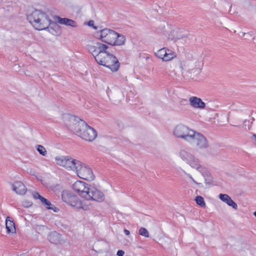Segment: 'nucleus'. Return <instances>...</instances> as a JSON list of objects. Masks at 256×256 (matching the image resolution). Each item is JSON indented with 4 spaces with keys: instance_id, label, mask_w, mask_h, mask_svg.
Instances as JSON below:
<instances>
[{
    "instance_id": "obj_10",
    "label": "nucleus",
    "mask_w": 256,
    "mask_h": 256,
    "mask_svg": "<svg viewBox=\"0 0 256 256\" xmlns=\"http://www.w3.org/2000/svg\"><path fill=\"white\" fill-rule=\"evenodd\" d=\"M80 165L74 172L76 173L78 176L80 178L89 182L94 180L95 177L92 169L80 161Z\"/></svg>"
},
{
    "instance_id": "obj_33",
    "label": "nucleus",
    "mask_w": 256,
    "mask_h": 256,
    "mask_svg": "<svg viewBox=\"0 0 256 256\" xmlns=\"http://www.w3.org/2000/svg\"><path fill=\"white\" fill-rule=\"evenodd\" d=\"M245 33H246V32H243L240 31V32H238V36H240L242 37V38H244V34H245Z\"/></svg>"
},
{
    "instance_id": "obj_6",
    "label": "nucleus",
    "mask_w": 256,
    "mask_h": 256,
    "mask_svg": "<svg viewBox=\"0 0 256 256\" xmlns=\"http://www.w3.org/2000/svg\"><path fill=\"white\" fill-rule=\"evenodd\" d=\"M203 66L202 58L198 56H192L181 63L180 68L182 70L186 71L190 73H200Z\"/></svg>"
},
{
    "instance_id": "obj_4",
    "label": "nucleus",
    "mask_w": 256,
    "mask_h": 256,
    "mask_svg": "<svg viewBox=\"0 0 256 256\" xmlns=\"http://www.w3.org/2000/svg\"><path fill=\"white\" fill-rule=\"evenodd\" d=\"M29 22L38 30H44L52 23L49 16L40 10H35L27 16Z\"/></svg>"
},
{
    "instance_id": "obj_24",
    "label": "nucleus",
    "mask_w": 256,
    "mask_h": 256,
    "mask_svg": "<svg viewBox=\"0 0 256 256\" xmlns=\"http://www.w3.org/2000/svg\"><path fill=\"white\" fill-rule=\"evenodd\" d=\"M195 201L197 204L199 205L202 208L206 207V203L204 198L201 196H197L195 198Z\"/></svg>"
},
{
    "instance_id": "obj_12",
    "label": "nucleus",
    "mask_w": 256,
    "mask_h": 256,
    "mask_svg": "<svg viewBox=\"0 0 256 256\" xmlns=\"http://www.w3.org/2000/svg\"><path fill=\"white\" fill-rule=\"evenodd\" d=\"M90 186L88 184L82 181H76L72 185L74 190L79 194L80 196L84 199Z\"/></svg>"
},
{
    "instance_id": "obj_25",
    "label": "nucleus",
    "mask_w": 256,
    "mask_h": 256,
    "mask_svg": "<svg viewBox=\"0 0 256 256\" xmlns=\"http://www.w3.org/2000/svg\"><path fill=\"white\" fill-rule=\"evenodd\" d=\"M167 49V48H162L158 50L156 53L155 55L156 56L160 58L162 60V58L164 57V52H166V50Z\"/></svg>"
},
{
    "instance_id": "obj_26",
    "label": "nucleus",
    "mask_w": 256,
    "mask_h": 256,
    "mask_svg": "<svg viewBox=\"0 0 256 256\" xmlns=\"http://www.w3.org/2000/svg\"><path fill=\"white\" fill-rule=\"evenodd\" d=\"M138 234L146 238H148L149 232L148 230L144 228H140L138 230Z\"/></svg>"
},
{
    "instance_id": "obj_22",
    "label": "nucleus",
    "mask_w": 256,
    "mask_h": 256,
    "mask_svg": "<svg viewBox=\"0 0 256 256\" xmlns=\"http://www.w3.org/2000/svg\"><path fill=\"white\" fill-rule=\"evenodd\" d=\"M32 194L34 199H39L44 205H45V204L48 201L46 198L42 196L38 192H33Z\"/></svg>"
},
{
    "instance_id": "obj_19",
    "label": "nucleus",
    "mask_w": 256,
    "mask_h": 256,
    "mask_svg": "<svg viewBox=\"0 0 256 256\" xmlns=\"http://www.w3.org/2000/svg\"><path fill=\"white\" fill-rule=\"evenodd\" d=\"M177 56L176 52L167 48L164 53V57L162 58L163 62H168L175 58Z\"/></svg>"
},
{
    "instance_id": "obj_5",
    "label": "nucleus",
    "mask_w": 256,
    "mask_h": 256,
    "mask_svg": "<svg viewBox=\"0 0 256 256\" xmlns=\"http://www.w3.org/2000/svg\"><path fill=\"white\" fill-rule=\"evenodd\" d=\"M180 159L186 162L192 168L196 170L202 175L206 172V168L201 164L200 159L186 149H181L178 152Z\"/></svg>"
},
{
    "instance_id": "obj_18",
    "label": "nucleus",
    "mask_w": 256,
    "mask_h": 256,
    "mask_svg": "<svg viewBox=\"0 0 256 256\" xmlns=\"http://www.w3.org/2000/svg\"><path fill=\"white\" fill-rule=\"evenodd\" d=\"M48 239L52 244H58L60 242V236L56 232H52L49 234Z\"/></svg>"
},
{
    "instance_id": "obj_9",
    "label": "nucleus",
    "mask_w": 256,
    "mask_h": 256,
    "mask_svg": "<svg viewBox=\"0 0 256 256\" xmlns=\"http://www.w3.org/2000/svg\"><path fill=\"white\" fill-rule=\"evenodd\" d=\"M186 142L194 144L200 150L207 148L209 146L206 138L202 134L195 130H193Z\"/></svg>"
},
{
    "instance_id": "obj_1",
    "label": "nucleus",
    "mask_w": 256,
    "mask_h": 256,
    "mask_svg": "<svg viewBox=\"0 0 256 256\" xmlns=\"http://www.w3.org/2000/svg\"><path fill=\"white\" fill-rule=\"evenodd\" d=\"M108 46L100 42H93L86 46V49L94 57L96 62L110 68L112 72H116L120 63L118 58L107 51Z\"/></svg>"
},
{
    "instance_id": "obj_16",
    "label": "nucleus",
    "mask_w": 256,
    "mask_h": 256,
    "mask_svg": "<svg viewBox=\"0 0 256 256\" xmlns=\"http://www.w3.org/2000/svg\"><path fill=\"white\" fill-rule=\"evenodd\" d=\"M187 126L182 124L176 125L173 130V134L178 138H182V137L186 130Z\"/></svg>"
},
{
    "instance_id": "obj_2",
    "label": "nucleus",
    "mask_w": 256,
    "mask_h": 256,
    "mask_svg": "<svg viewBox=\"0 0 256 256\" xmlns=\"http://www.w3.org/2000/svg\"><path fill=\"white\" fill-rule=\"evenodd\" d=\"M64 118L68 121L66 124L69 126L70 129L82 138L92 142L96 137L97 134L95 130L78 117L66 115Z\"/></svg>"
},
{
    "instance_id": "obj_31",
    "label": "nucleus",
    "mask_w": 256,
    "mask_h": 256,
    "mask_svg": "<svg viewBox=\"0 0 256 256\" xmlns=\"http://www.w3.org/2000/svg\"><path fill=\"white\" fill-rule=\"evenodd\" d=\"M124 252L122 250H118L116 254L118 256H124Z\"/></svg>"
},
{
    "instance_id": "obj_8",
    "label": "nucleus",
    "mask_w": 256,
    "mask_h": 256,
    "mask_svg": "<svg viewBox=\"0 0 256 256\" xmlns=\"http://www.w3.org/2000/svg\"><path fill=\"white\" fill-rule=\"evenodd\" d=\"M56 164L68 171L75 172L80 165V161L69 156H57L55 158Z\"/></svg>"
},
{
    "instance_id": "obj_27",
    "label": "nucleus",
    "mask_w": 256,
    "mask_h": 256,
    "mask_svg": "<svg viewBox=\"0 0 256 256\" xmlns=\"http://www.w3.org/2000/svg\"><path fill=\"white\" fill-rule=\"evenodd\" d=\"M44 206H46L47 209L52 210L55 212H56L58 210V208L52 204L50 201H48V202L46 203Z\"/></svg>"
},
{
    "instance_id": "obj_34",
    "label": "nucleus",
    "mask_w": 256,
    "mask_h": 256,
    "mask_svg": "<svg viewBox=\"0 0 256 256\" xmlns=\"http://www.w3.org/2000/svg\"><path fill=\"white\" fill-rule=\"evenodd\" d=\"M124 232L127 236H128L130 234V231L128 230H124Z\"/></svg>"
},
{
    "instance_id": "obj_14",
    "label": "nucleus",
    "mask_w": 256,
    "mask_h": 256,
    "mask_svg": "<svg viewBox=\"0 0 256 256\" xmlns=\"http://www.w3.org/2000/svg\"><path fill=\"white\" fill-rule=\"evenodd\" d=\"M189 102L190 106L194 108L203 109L206 106L205 103L200 98L196 96L190 97Z\"/></svg>"
},
{
    "instance_id": "obj_30",
    "label": "nucleus",
    "mask_w": 256,
    "mask_h": 256,
    "mask_svg": "<svg viewBox=\"0 0 256 256\" xmlns=\"http://www.w3.org/2000/svg\"><path fill=\"white\" fill-rule=\"evenodd\" d=\"M188 177L190 178L191 179V180H192V182H194L195 184H197V185H199L200 186L201 184V183L200 182H196L194 178H193L190 174H188Z\"/></svg>"
},
{
    "instance_id": "obj_21",
    "label": "nucleus",
    "mask_w": 256,
    "mask_h": 256,
    "mask_svg": "<svg viewBox=\"0 0 256 256\" xmlns=\"http://www.w3.org/2000/svg\"><path fill=\"white\" fill-rule=\"evenodd\" d=\"M194 130L192 129V128L186 126V130H184V132L181 139L186 142Z\"/></svg>"
},
{
    "instance_id": "obj_15",
    "label": "nucleus",
    "mask_w": 256,
    "mask_h": 256,
    "mask_svg": "<svg viewBox=\"0 0 256 256\" xmlns=\"http://www.w3.org/2000/svg\"><path fill=\"white\" fill-rule=\"evenodd\" d=\"M219 198L222 201L226 204L228 206L232 207L235 210L238 209V207L237 204L234 202L228 194H219Z\"/></svg>"
},
{
    "instance_id": "obj_35",
    "label": "nucleus",
    "mask_w": 256,
    "mask_h": 256,
    "mask_svg": "<svg viewBox=\"0 0 256 256\" xmlns=\"http://www.w3.org/2000/svg\"><path fill=\"white\" fill-rule=\"evenodd\" d=\"M247 120H244V124H246V122Z\"/></svg>"
},
{
    "instance_id": "obj_13",
    "label": "nucleus",
    "mask_w": 256,
    "mask_h": 256,
    "mask_svg": "<svg viewBox=\"0 0 256 256\" xmlns=\"http://www.w3.org/2000/svg\"><path fill=\"white\" fill-rule=\"evenodd\" d=\"M12 190L19 195H24L27 191L24 184L20 181H16L12 184Z\"/></svg>"
},
{
    "instance_id": "obj_11",
    "label": "nucleus",
    "mask_w": 256,
    "mask_h": 256,
    "mask_svg": "<svg viewBox=\"0 0 256 256\" xmlns=\"http://www.w3.org/2000/svg\"><path fill=\"white\" fill-rule=\"evenodd\" d=\"M84 200L86 204L90 200L101 202L104 200L105 196L100 190L94 187L90 186Z\"/></svg>"
},
{
    "instance_id": "obj_28",
    "label": "nucleus",
    "mask_w": 256,
    "mask_h": 256,
    "mask_svg": "<svg viewBox=\"0 0 256 256\" xmlns=\"http://www.w3.org/2000/svg\"><path fill=\"white\" fill-rule=\"evenodd\" d=\"M252 36V32H246L244 38L246 40H249Z\"/></svg>"
},
{
    "instance_id": "obj_29",
    "label": "nucleus",
    "mask_w": 256,
    "mask_h": 256,
    "mask_svg": "<svg viewBox=\"0 0 256 256\" xmlns=\"http://www.w3.org/2000/svg\"><path fill=\"white\" fill-rule=\"evenodd\" d=\"M179 104L180 106H185L188 104V100L186 99H181Z\"/></svg>"
},
{
    "instance_id": "obj_3",
    "label": "nucleus",
    "mask_w": 256,
    "mask_h": 256,
    "mask_svg": "<svg viewBox=\"0 0 256 256\" xmlns=\"http://www.w3.org/2000/svg\"><path fill=\"white\" fill-rule=\"evenodd\" d=\"M96 36L102 42L112 46H122L126 42L124 35L109 28H104L98 32Z\"/></svg>"
},
{
    "instance_id": "obj_23",
    "label": "nucleus",
    "mask_w": 256,
    "mask_h": 256,
    "mask_svg": "<svg viewBox=\"0 0 256 256\" xmlns=\"http://www.w3.org/2000/svg\"><path fill=\"white\" fill-rule=\"evenodd\" d=\"M36 148L38 152L42 156H46L47 154V151L45 148L42 146L38 144L36 146Z\"/></svg>"
},
{
    "instance_id": "obj_17",
    "label": "nucleus",
    "mask_w": 256,
    "mask_h": 256,
    "mask_svg": "<svg viewBox=\"0 0 256 256\" xmlns=\"http://www.w3.org/2000/svg\"><path fill=\"white\" fill-rule=\"evenodd\" d=\"M56 20L57 22L60 24H64L67 26H70L72 27H76L77 26L76 22L68 18H62L58 16H56Z\"/></svg>"
},
{
    "instance_id": "obj_32",
    "label": "nucleus",
    "mask_w": 256,
    "mask_h": 256,
    "mask_svg": "<svg viewBox=\"0 0 256 256\" xmlns=\"http://www.w3.org/2000/svg\"><path fill=\"white\" fill-rule=\"evenodd\" d=\"M88 25L90 26L94 27V29H96V28L94 26V22L93 20H90L88 22Z\"/></svg>"
},
{
    "instance_id": "obj_7",
    "label": "nucleus",
    "mask_w": 256,
    "mask_h": 256,
    "mask_svg": "<svg viewBox=\"0 0 256 256\" xmlns=\"http://www.w3.org/2000/svg\"><path fill=\"white\" fill-rule=\"evenodd\" d=\"M62 198L68 205L76 208L87 210L90 208V204H86V202L80 200L76 195L70 191L63 190L62 192Z\"/></svg>"
},
{
    "instance_id": "obj_20",
    "label": "nucleus",
    "mask_w": 256,
    "mask_h": 256,
    "mask_svg": "<svg viewBox=\"0 0 256 256\" xmlns=\"http://www.w3.org/2000/svg\"><path fill=\"white\" fill-rule=\"evenodd\" d=\"M6 226L7 232L10 234H14L16 232V230L14 222L10 220V217H7L6 220Z\"/></svg>"
}]
</instances>
